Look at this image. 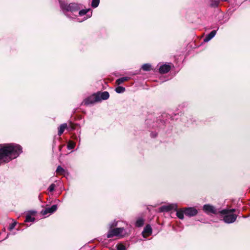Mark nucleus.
I'll list each match as a JSON object with an SVG mask.
<instances>
[{"mask_svg": "<svg viewBox=\"0 0 250 250\" xmlns=\"http://www.w3.org/2000/svg\"><path fill=\"white\" fill-rule=\"evenodd\" d=\"M22 152L21 147L17 144L0 145V165L17 158Z\"/></svg>", "mask_w": 250, "mask_h": 250, "instance_id": "nucleus-1", "label": "nucleus"}, {"mask_svg": "<svg viewBox=\"0 0 250 250\" xmlns=\"http://www.w3.org/2000/svg\"><path fill=\"white\" fill-rule=\"evenodd\" d=\"M235 211V209H222L219 211L221 214L224 215L223 220L227 223H232L234 222L236 218L237 215L235 214H231V213Z\"/></svg>", "mask_w": 250, "mask_h": 250, "instance_id": "nucleus-2", "label": "nucleus"}, {"mask_svg": "<svg viewBox=\"0 0 250 250\" xmlns=\"http://www.w3.org/2000/svg\"><path fill=\"white\" fill-rule=\"evenodd\" d=\"M60 6L64 13H65V12L68 11L72 12H76L80 10L81 8V5L77 3L67 4L65 3H61Z\"/></svg>", "mask_w": 250, "mask_h": 250, "instance_id": "nucleus-3", "label": "nucleus"}, {"mask_svg": "<svg viewBox=\"0 0 250 250\" xmlns=\"http://www.w3.org/2000/svg\"><path fill=\"white\" fill-rule=\"evenodd\" d=\"M125 234V229L123 228H117L109 229L107 234V238H111L114 236L123 237Z\"/></svg>", "mask_w": 250, "mask_h": 250, "instance_id": "nucleus-4", "label": "nucleus"}, {"mask_svg": "<svg viewBox=\"0 0 250 250\" xmlns=\"http://www.w3.org/2000/svg\"><path fill=\"white\" fill-rule=\"evenodd\" d=\"M100 101L99 95L94 94L91 96L86 98L83 102L85 105H88L93 104L96 102Z\"/></svg>", "mask_w": 250, "mask_h": 250, "instance_id": "nucleus-5", "label": "nucleus"}, {"mask_svg": "<svg viewBox=\"0 0 250 250\" xmlns=\"http://www.w3.org/2000/svg\"><path fill=\"white\" fill-rule=\"evenodd\" d=\"M184 209L185 214L188 217L194 216L198 213V210L194 207L186 208Z\"/></svg>", "mask_w": 250, "mask_h": 250, "instance_id": "nucleus-6", "label": "nucleus"}, {"mask_svg": "<svg viewBox=\"0 0 250 250\" xmlns=\"http://www.w3.org/2000/svg\"><path fill=\"white\" fill-rule=\"evenodd\" d=\"M203 210L207 213H212L213 214L218 213V211L214 207L209 204L205 205L203 206Z\"/></svg>", "mask_w": 250, "mask_h": 250, "instance_id": "nucleus-7", "label": "nucleus"}, {"mask_svg": "<svg viewBox=\"0 0 250 250\" xmlns=\"http://www.w3.org/2000/svg\"><path fill=\"white\" fill-rule=\"evenodd\" d=\"M176 204H171L168 205L163 206L160 208V211L161 212H167L172 209L176 210Z\"/></svg>", "mask_w": 250, "mask_h": 250, "instance_id": "nucleus-8", "label": "nucleus"}, {"mask_svg": "<svg viewBox=\"0 0 250 250\" xmlns=\"http://www.w3.org/2000/svg\"><path fill=\"white\" fill-rule=\"evenodd\" d=\"M57 209V206L53 205L51 207L46 208L45 209L42 210V213L43 215H46L47 213H52Z\"/></svg>", "mask_w": 250, "mask_h": 250, "instance_id": "nucleus-9", "label": "nucleus"}, {"mask_svg": "<svg viewBox=\"0 0 250 250\" xmlns=\"http://www.w3.org/2000/svg\"><path fill=\"white\" fill-rule=\"evenodd\" d=\"M152 233V228L149 225H147L144 229L142 232L143 236L144 238L151 235Z\"/></svg>", "mask_w": 250, "mask_h": 250, "instance_id": "nucleus-10", "label": "nucleus"}, {"mask_svg": "<svg viewBox=\"0 0 250 250\" xmlns=\"http://www.w3.org/2000/svg\"><path fill=\"white\" fill-rule=\"evenodd\" d=\"M171 67L168 64H163L159 68V72L162 74L167 73L170 70Z\"/></svg>", "mask_w": 250, "mask_h": 250, "instance_id": "nucleus-11", "label": "nucleus"}, {"mask_svg": "<svg viewBox=\"0 0 250 250\" xmlns=\"http://www.w3.org/2000/svg\"><path fill=\"white\" fill-rule=\"evenodd\" d=\"M97 95H99L100 101L102 100H107L109 98V94L107 91H104L103 92H98L96 93Z\"/></svg>", "mask_w": 250, "mask_h": 250, "instance_id": "nucleus-12", "label": "nucleus"}, {"mask_svg": "<svg viewBox=\"0 0 250 250\" xmlns=\"http://www.w3.org/2000/svg\"><path fill=\"white\" fill-rule=\"evenodd\" d=\"M216 31L214 30H212L211 32H210L209 34L207 35L206 37L204 38V42H208L211 39H212L216 35Z\"/></svg>", "mask_w": 250, "mask_h": 250, "instance_id": "nucleus-13", "label": "nucleus"}, {"mask_svg": "<svg viewBox=\"0 0 250 250\" xmlns=\"http://www.w3.org/2000/svg\"><path fill=\"white\" fill-rule=\"evenodd\" d=\"M185 214L184 208H181L180 209L176 210V216L177 217L181 220H183L184 218V214Z\"/></svg>", "mask_w": 250, "mask_h": 250, "instance_id": "nucleus-14", "label": "nucleus"}, {"mask_svg": "<svg viewBox=\"0 0 250 250\" xmlns=\"http://www.w3.org/2000/svg\"><path fill=\"white\" fill-rule=\"evenodd\" d=\"M67 127V125L66 124H62L59 128V130H58V135H61L65 129H66V128Z\"/></svg>", "mask_w": 250, "mask_h": 250, "instance_id": "nucleus-15", "label": "nucleus"}, {"mask_svg": "<svg viewBox=\"0 0 250 250\" xmlns=\"http://www.w3.org/2000/svg\"><path fill=\"white\" fill-rule=\"evenodd\" d=\"M129 79V78L127 77H122L117 79L116 81V83L117 84L120 85L123 83L124 82H125V81L128 80Z\"/></svg>", "mask_w": 250, "mask_h": 250, "instance_id": "nucleus-16", "label": "nucleus"}, {"mask_svg": "<svg viewBox=\"0 0 250 250\" xmlns=\"http://www.w3.org/2000/svg\"><path fill=\"white\" fill-rule=\"evenodd\" d=\"M56 172L60 175H64L66 173L65 170L60 166L57 167Z\"/></svg>", "mask_w": 250, "mask_h": 250, "instance_id": "nucleus-17", "label": "nucleus"}, {"mask_svg": "<svg viewBox=\"0 0 250 250\" xmlns=\"http://www.w3.org/2000/svg\"><path fill=\"white\" fill-rule=\"evenodd\" d=\"M144 224V220L142 218H138L136 223H135V226L137 227H141L143 226Z\"/></svg>", "mask_w": 250, "mask_h": 250, "instance_id": "nucleus-18", "label": "nucleus"}, {"mask_svg": "<svg viewBox=\"0 0 250 250\" xmlns=\"http://www.w3.org/2000/svg\"><path fill=\"white\" fill-rule=\"evenodd\" d=\"M90 11V9H82L81 10H80V11L79 12V14L80 16H83L86 15Z\"/></svg>", "mask_w": 250, "mask_h": 250, "instance_id": "nucleus-19", "label": "nucleus"}, {"mask_svg": "<svg viewBox=\"0 0 250 250\" xmlns=\"http://www.w3.org/2000/svg\"><path fill=\"white\" fill-rule=\"evenodd\" d=\"M125 88L123 86H119L116 88L115 91L118 93H122L125 91Z\"/></svg>", "mask_w": 250, "mask_h": 250, "instance_id": "nucleus-20", "label": "nucleus"}, {"mask_svg": "<svg viewBox=\"0 0 250 250\" xmlns=\"http://www.w3.org/2000/svg\"><path fill=\"white\" fill-rule=\"evenodd\" d=\"M151 65L148 63H146L142 65V68L144 71H149L151 68Z\"/></svg>", "mask_w": 250, "mask_h": 250, "instance_id": "nucleus-21", "label": "nucleus"}, {"mask_svg": "<svg viewBox=\"0 0 250 250\" xmlns=\"http://www.w3.org/2000/svg\"><path fill=\"white\" fill-rule=\"evenodd\" d=\"M220 0H211L210 6L211 7H217L219 3Z\"/></svg>", "mask_w": 250, "mask_h": 250, "instance_id": "nucleus-22", "label": "nucleus"}, {"mask_svg": "<svg viewBox=\"0 0 250 250\" xmlns=\"http://www.w3.org/2000/svg\"><path fill=\"white\" fill-rule=\"evenodd\" d=\"M100 0H92L91 6L93 8H96L99 4Z\"/></svg>", "mask_w": 250, "mask_h": 250, "instance_id": "nucleus-23", "label": "nucleus"}, {"mask_svg": "<svg viewBox=\"0 0 250 250\" xmlns=\"http://www.w3.org/2000/svg\"><path fill=\"white\" fill-rule=\"evenodd\" d=\"M35 218L31 217L30 215H27L26 216L25 221L26 222H34L35 221Z\"/></svg>", "mask_w": 250, "mask_h": 250, "instance_id": "nucleus-24", "label": "nucleus"}, {"mask_svg": "<svg viewBox=\"0 0 250 250\" xmlns=\"http://www.w3.org/2000/svg\"><path fill=\"white\" fill-rule=\"evenodd\" d=\"M116 248L117 250H125V247L122 244L117 245Z\"/></svg>", "mask_w": 250, "mask_h": 250, "instance_id": "nucleus-25", "label": "nucleus"}, {"mask_svg": "<svg viewBox=\"0 0 250 250\" xmlns=\"http://www.w3.org/2000/svg\"><path fill=\"white\" fill-rule=\"evenodd\" d=\"M75 146V143L72 142H70L67 145L68 149H71L74 148Z\"/></svg>", "mask_w": 250, "mask_h": 250, "instance_id": "nucleus-26", "label": "nucleus"}, {"mask_svg": "<svg viewBox=\"0 0 250 250\" xmlns=\"http://www.w3.org/2000/svg\"><path fill=\"white\" fill-rule=\"evenodd\" d=\"M55 188V185L54 184H52L48 188V190L49 192H52Z\"/></svg>", "mask_w": 250, "mask_h": 250, "instance_id": "nucleus-27", "label": "nucleus"}, {"mask_svg": "<svg viewBox=\"0 0 250 250\" xmlns=\"http://www.w3.org/2000/svg\"><path fill=\"white\" fill-rule=\"evenodd\" d=\"M16 225V222H15L12 223L11 224H10L8 228L9 230H12L15 228Z\"/></svg>", "mask_w": 250, "mask_h": 250, "instance_id": "nucleus-28", "label": "nucleus"}, {"mask_svg": "<svg viewBox=\"0 0 250 250\" xmlns=\"http://www.w3.org/2000/svg\"><path fill=\"white\" fill-rule=\"evenodd\" d=\"M117 225V222L114 221L112 223L109 224V229H112L113 227L116 226Z\"/></svg>", "mask_w": 250, "mask_h": 250, "instance_id": "nucleus-29", "label": "nucleus"}, {"mask_svg": "<svg viewBox=\"0 0 250 250\" xmlns=\"http://www.w3.org/2000/svg\"><path fill=\"white\" fill-rule=\"evenodd\" d=\"M91 15H92V12L91 11L90 14H88L86 15V17H84V18H83V21H84V20H85L87 19L88 18H89L91 17Z\"/></svg>", "mask_w": 250, "mask_h": 250, "instance_id": "nucleus-30", "label": "nucleus"}, {"mask_svg": "<svg viewBox=\"0 0 250 250\" xmlns=\"http://www.w3.org/2000/svg\"><path fill=\"white\" fill-rule=\"evenodd\" d=\"M157 135L156 133H152L151 134V136L152 137H156Z\"/></svg>", "mask_w": 250, "mask_h": 250, "instance_id": "nucleus-31", "label": "nucleus"}, {"mask_svg": "<svg viewBox=\"0 0 250 250\" xmlns=\"http://www.w3.org/2000/svg\"><path fill=\"white\" fill-rule=\"evenodd\" d=\"M61 148H62V147H61V146H60V147H59V150H60V151L61 150Z\"/></svg>", "mask_w": 250, "mask_h": 250, "instance_id": "nucleus-32", "label": "nucleus"}, {"mask_svg": "<svg viewBox=\"0 0 250 250\" xmlns=\"http://www.w3.org/2000/svg\"><path fill=\"white\" fill-rule=\"evenodd\" d=\"M71 129H72V130L74 129V127H73V126H72V127H71Z\"/></svg>", "mask_w": 250, "mask_h": 250, "instance_id": "nucleus-33", "label": "nucleus"}]
</instances>
